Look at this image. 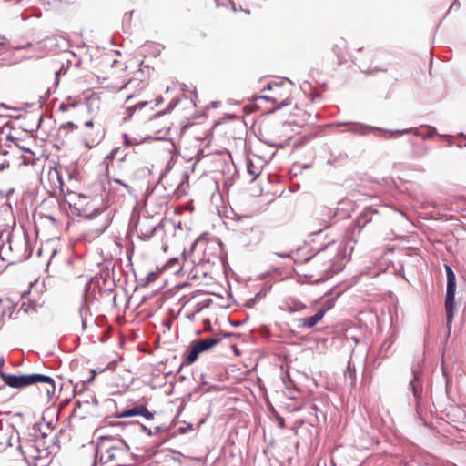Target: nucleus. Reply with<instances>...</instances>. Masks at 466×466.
<instances>
[{
	"mask_svg": "<svg viewBox=\"0 0 466 466\" xmlns=\"http://www.w3.org/2000/svg\"><path fill=\"white\" fill-rule=\"evenodd\" d=\"M99 140H100V138H98L97 140L92 139V141L86 140V142H85L86 147L88 148H92L96 144H97L99 142Z\"/></svg>",
	"mask_w": 466,
	"mask_h": 466,
	"instance_id": "nucleus-24",
	"label": "nucleus"
},
{
	"mask_svg": "<svg viewBox=\"0 0 466 466\" xmlns=\"http://www.w3.org/2000/svg\"><path fill=\"white\" fill-rule=\"evenodd\" d=\"M64 126L70 128L71 130L76 127V126L73 122H67Z\"/></svg>",
	"mask_w": 466,
	"mask_h": 466,
	"instance_id": "nucleus-28",
	"label": "nucleus"
},
{
	"mask_svg": "<svg viewBox=\"0 0 466 466\" xmlns=\"http://www.w3.org/2000/svg\"><path fill=\"white\" fill-rule=\"evenodd\" d=\"M253 168H254L253 165L250 162H248V172L249 173L250 176L253 177V178H255L258 176V172H257Z\"/></svg>",
	"mask_w": 466,
	"mask_h": 466,
	"instance_id": "nucleus-23",
	"label": "nucleus"
},
{
	"mask_svg": "<svg viewBox=\"0 0 466 466\" xmlns=\"http://www.w3.org/2000/svg\"><path fill=\"white\" fill-rule=\"evenodd\" d=\"M4 40H5V37L0 36V45H4Z\"/></svg>",
	"mask_w": 466,
	"mask_h": 466,
	"instance_id": "nucleus-35",
	"label": "nucleus"
},
{
	"mask_svg": "<svg viewBox=\"0 0 466 466\" xmlns=\"http://www.w3.org/2000/svg\"><path fill=\"white\" fill-rule=\"evenodd\" d=\"M116 366V361H111L110 363L107 364L106 369L113 370H115Z\"/></svg>",
	"mask_w": 466,
	"mask_h": 466,
	"instance_id": "nucleus-25",
	"label": "nucleus"
},
{
	"mask_svg": "<svg viewBox=\"0 0 466 466\" xmlns=\"http://www.w3.org/2000/svg\"><path fill=\"white\" fill-rule=\"evenodd\" d=\"M127 448V444L122 441H114L111 438L105 437L98 445V449L105 453L102 454V458L106 462L112 461L116 459V453L120 451H124Z\"/></svg>",
	"mask_w": 466,
	"mask_h": 466,
	"instance_id": "nucleus-6",
	"label": "nucleus"
},
{
	"mask_svg": "<svg viewBox=\"0 0 466 466\" xmlns=\"http://www.w3.org/2000/svg\"><path fill=\"white\" fill-rule=\"evenodd\" d=\"M26 245L27 242L25 238H18L17 239H15V237H10L7 243L4 244V246L2 247L1 252L5 253L6 250L8 249L9 251L15 254V258L21 259L27 257L25 251V248L26 247Z\"/></svg>",
	"mask_w": 466,
	"mask_h": 466,
	"instance_id": "nucleus-7",
	"label": "nucleus"
},
{
	"mask_svg": "<svg viewBox=\"0 0 466 466\" xmlns=\"http://www.w3.org/2000/svg\"><path fill=\"white\" fill-rule=\"evenodd\" d=\"M85 126L88 127H92L93 126V121L92 120H88V121L85 122Z\"/></svg>",
	"mask_w": 466,
	"mask_h": 466,
	"instance_id": "nucleus-33",
	"label": "nucleus"
},
{
	"mask_svg": "<svg viewBox=\"0 0 466 466\" xmlns=\"http://www.w3.org/2000/svg\"><path fill=\"white\" fill-rule=\"evenodd\" d=\"M119 148H114L105 158L104 163L106 167V170L108 171L109 166L113 164V159L116 155L118 153Z\"/></svg>",
	"mask_w": 466,
	"mask_h": 466,
	"instance_id": "nucleus-18",
	"label": "nucleus"
},
{
	"mask_svg": "<svg viewBox=\"0 0 466 466\" xmlns=\"http://www.w3.org/2000/svg\"><path fill=\"white\" fill-rule=\"evenodd\" d=\"M410 388L413 392L415 400H420L422 395V387L419 380V374L416 370L413 371V380L410 382Z\"/></svg>",
	"mask_w": 466,
	"mask_h": 466,
	"instance_id": "nucleus-13",
	"label": "nucleus"
},
{
	"mask_svg": "<svg viewBox=\"0 0 466 466\" xmlns=\"http://www.w3.org/2000/svg\"><path fill=\"white\" fill-rule=\"evenodd\" d=\"M6 385L12 388H23L33 384H42L43 389L48 398L55 394L56 386L54 380L43 374H21L6 375L4 377Z\"/></svg>",
	"mask_w": 466,
	"mask_h": 466,
	"instance_id": "nucleus-1",
	"label": "nucleus"
},
{
	"mask_svg": "<svg viewBox=\"0 0 466 466\" xmlns=\"http://www.w3.org/2000/svg\"><path fill=\"white\" fill-rule=\"evenodd\" d=\"M328 309H319L313 316L300 319L299 320V328L301 329H312L314 328L324 317Z\"/></svg>",
	"mask_w": 466,
	"mask_h": 466,
	"instance_id": "nucleus-9",
	"label": "nucleus"
},
{
	"mask_svg": "<svg viewBox=\"0 0 466 466\" xmlns=\"http://www.w3.org/2000/svg\"><path fill=\"white\" fill-rule=\"evenodd\" d=\"M147 219L140 221L137 228L138 237L142 240H148L157 228V227L154 225L147 226Z\"/></svg>",
	"mask_w": 466,
	"mask_h": 466,
	"instance_id": "nucleus-11",
	"label": "nucleus"
},
{
	"mask_svg": "<svg viewBox=\"0 0 466 466\" xmlns=\"http://www.w3.org/2000/svg\"><path fill=\"white\" fill-rule=\"evenodd\" d=\"M146 86H147V83L146 82L140 81L138 83V87H139L140 90H143Z\"/></svg>",
	"mask_w": 466,
	"mask_h": 466,
	"instance_id": "nucleus-31",
	"label": "nucleus"
},
{
	"mask_svg": "<svg viewBox=\"0 0 466 466\" xmlns=\"http://www.w3.org/2000/svg\"><path fill=\"white\" fill-rule=\"evenodd\" d=\"M147 105H148V102L147 101H143V102H139L132 106H129L128 107V111L130 113V116L137 109H142L144 108Z\"/></svg>",
	"mask_w": 466,
	"mask_h": 466,
	"instance_id": "nucleus-20",
	"label": "nucleus"
},
{
	"mask_svg": "<svg viewBox=\"0 0 466 466\" xmlns=\"http://www.w3.org/2000/svg\"><path fill=\"white\" fill-rule=\"evenodd\" d=\"M165 269L173 270L175 273L179 272L182 269V266L179 264V259L177 258H170L165 265Z\"/></svg>",
	"mask_w": 466,
	"mask_h": 466,
	"instance_id": "nucleus-17",
	"label": "nucleus"
},
{
	"mask_svg": "<svg viewBox=\"0 0 466 466\" xmlns=\"http://www.w3.org/2000/svg\"><path fill=\"white\" fill-rule=\"evenodd\" d=\"M276 255L279 258H290L291 257V254L290 253H276Z\"/></svg>",
	"mask_w": 466,
	"mask_h": 466,
	"instance_id": "nucleus-27",
	"label": "nucleus"
},
{
	"mask_svg": "<svg viewBox=\"0 0 466 466\" xmlns=\"http://www.w3.org/2000/svg\"><path fill=\"white\" fill-rule=\"evenodd\" d=\"M113 182L120 185L127 193L133 194V189L131 188V187L128 186L127 184L124 183L122 180H120L118 178H115V179H113Z\"/></svg>",
	"mask_w": 466,
	"mask_h": 466,
	"instance_id": "nucleus-22",
	"label": "nucleus"
},
{
	"mask_svg": "<svg viewBox=\"0 0 466 466\" xmlns=\"http://www.w3.org/2000/svg\"><path fill=\"white\" fill-rule=\"evenodd\" d=\"M161 101H162V99H157V104H156V105L160 104V102H161Z\"/></svg>",
	"mask_w": 466,
	"mask_h": 466,
	"instance_id": "nucleus-38",
	"label": "nucleus"
},
{
	"mask_svg": "<svg viewBox=\"0 0 466 466\" xmlns=\"http://www.w3.org/2000/svg\"><path fill=\"white\" fill-rule=\"evenodd\" d=\"M34 160L33 158H31V157H24V163L28 165V164H33Z\"/></svg>",
	"mask_w": 466,
	"mask_h": 466,
	"instance_id": "nucleus-26",
	"label": "nucleus"
},
{
	"mask_svg": "<svg viewBox=\"0 0 466 466\" xmlns=\"http://www.w3.org/2000/svg\"><path fill=\"white\" fill-rule=\"evenodd\" d=\"M238 229L243 230V233L246 234V231L250 230L253 231V225L251 224V218L249 217H243L238 218Z\"/></svg>",
	"mask_w": 466,
	"mask_h": 466,
	"instance_id": "nucleus-16",
	"label": "nucleus"
},
{
	"mask_svg": "<svg viewBox=\"0 0 466 466\" xmlns=\"http://www.w3.org/2000/svg\"><path fill=\"white\" fill-rule=\"evenodd\" d=\"M24 150H25V152H28V153L32 154L31 150H30V149H28V148H27V149H24Z\"/></svg>",
	"mask_w": 466,
	"mask_h": 466,
	"instance_id": "nucleus-39",
	"label": "nucleus"
},
{
	"mask_svg": "<svg viewBox=\"0 0 466 466\" xmlns=\"http://www.w3.org/2000/svg\"><path fill=\"white\" fill-rule=\"evenodd\" d=\"M339 258V256L334 246L329 244L324 249L307 258V261L310 262L319 273L328 278L340 270L339 266H335L336 259Z\"/></svg>",
	"mask_w": 466,
	"mask_h": 466,
	"instance_id": "nucleus-2",
	"label": "nucleus"
},
{
	"mask_svg": "<svg viewBox=\"0 0 466 466\" xmlns=\"http://www.w3.org/2000/svg\"><path fill=\"white\" fill-rule=\"evenodd\" d=\"M263 98L265 100H268V101H272L273 103H277V99L276 98H272L270 96H264Z\"/></svg>",
	"mask_w": 466,
	"mask_h": 466,
	"instance_id": "nucleus-32",
	"label": "nucleus"
},
{
	"mask_svg": "<svg viewBox=\"0 0 466 466\" xmlns=\"http://www.w3.org/2000/svg\"><path fill=\"white\" fill-rule=\"evenodd\" d=\"M65 201L77 212L91 218L97 216L106 209V207H97L99 198H90L82 193L75 191L68 190L65 193Z\"/></svg>",
	"mask_w": 466,
	"mask_h": 466,
	"instance_id": "nucleus-3",
	"label": "nucleus"
},
{
	"mask_svg": "<svg viewBox=\"0 0 466 466\" xmlns=\"http://www.w3.org/2000/svg\"><path fill=\"white\" fill-rule=\"evenodd\" d=\"M69 106H70V105H66V104H64V103H63V104H61V105L59 106V109H60L61 111H66V110L68 109V107H69Z\"/></svg>",
	"mask_w": 466,
	"mask_h": 466,
	"instance_id": "nucleus-29",
	"label": "nucleus"
},
{
	"mask_svg": "<svg viewBox=\"0 0 466 466\" xmlns=\"http://www.w3.org/2000/svg\"><path fill=\"white\" fill-rule=\"evenodd\" d=\"M124 138H125V143H126L127 145H128V144H129V139H128V137H127V134H125V135H124Z\"/></svg>",
	"mask_w": 466,
	"mask_h": 466,
	"instance_id": "nucleus-34",
	"label": "nucleus"
},
{
	"mask_svg": "<svg viewBox=\"0 0 466 466\" xmlns=\"http://www.w3.org/2000/svg\"><path fill=\"white\" fill-rule=\"evenodd\" d=\"M290 104V100L289 98H286L285 100H283L280 104H279V106H289Z\"/></svg>",
	"mask_w": 466,
	"mask_h": 466,
	"instance_id": "nucleus-30",
	"label": "nucleus"
},
{
	"mask_svg": "<svg viewBox=\"0 0 466 466\" xmlns=\"http://www.w3.org/2000/svg\"><path fill=\"white\" fill-rule=\"evenodd\" d=\"M445 271L447 276L445 309L447 317V327L449 329H451L455 314L456 277L452 268L448 265H445Z\"/></svg>",
	"mask_w": 466,
	"mask_h": 466,
	"instance_id": "nucleus-4",
	"label": "nucleus"
},
{
	"mask_svg": "<svg viewBox=\"0 0 466 466\" xmlns=\"http://www.w3.org/2000/svg\"><path fill=\"white\" fill-rule=\"evenodd\" d=\"M133 416H142L147 420H152L154 418V412L149 411L145 405H137L124 410L120 415L122 418Z\"/></svg>",
	"mask_w": 466,
	"mask_h": 466,
	"instance_id": "nucleus-10",
	"label": "nucleus"
},
{
	"mask_svg": "<svg viewBox=\"0 0 466 466\" xmlns=\"http://www.w3.org/2000/svg\"><path fill=\"white\" fill-rule=\"evenodd\" d=\"M132 96H133L132 95L127 96V101H128L129 99H131V98H132Z\"/></svg>",
	"mask_w": 466,
	"mask_h": 466,
	"instance_id": "nucleus-36",
	"label": "nucleus"
},
{
	"mask_svg": "<svg viewBox=\"0 0 466 466\" xmlns=\"http://www.w3.org/2000/svg\"><path fill=\"white\" fill-rule=\"evenodd\" d=\"M371 130H377V131L383 132L384 134H386L385 137L389 138L388 137L389 133L385 132V131H388L387 129H380V128L375 127H370V126H366V125L360 124V125H356L355 127L349 129V131L355 133V134H360V135H367Z\"/></svg>",
	"mask_w": 466,
	"mask_h": 466,
	"instance_id": "nucleus-12",
	"label": "nucleus"
},
{
	"mask_svg": "<svg viewBox=\"0 0 466 466\" xmlns=\"http://www.w3.org/2000/svg\"><path fill=\"white\" fill-rule=\"evenodd\" d=\"M78 311H79V316L81 319L82 327H83V329H86L87 318L89 316V307L86 300H83L81 302Z\"/></svg>",
	"mask_w": 466,
	"mask_h": 466,
	"instance_id": "nucleus-15",
	"label": "nucleus"
},
{
	"mask_svg": "<svg viewBox=\"0 0 466 466\" xmlns=\"http://www.w3.org/2000/svg\"><path fill=\"white\" fill-rule=\"evenodd\" d=\"M218 342V339L208 338L192 343L187 351L186 352L185 363L192 364L197 360L200 353L209 350Z\"/></svg>",
	"mask_w": 466,
	"mask_h": 466,
	"instance_id": "nucleus-5",
	"label": "nucleus"
},
{
	"mask_svg": "<svg viewBox=\"0 0 466 466\" xmlns=\"http://www.w3.org/2000/svg\"><path fill=\"white\" fill-rule=\"evenodd\" d=\"M57 75H58V73L56 72V82H58V76H57Z\"/></svg>",
	"mask_w": 466,
	"mask_h": 466,
	"instance_id": "nucleus-37",
	"label": "nucleus"
},
{
	"mask_svg": "<svg viewBox=\"0 0 466 466\" xmlns=\"http://www.w3.org/2000/svg\"><path fill=\"white\" fill-rule=\"evenodd\" d=\"M354 376H355V368L351 366V363L349 362L346 371H345V377H349L351 380V383L354 381Z\"/></svg>",
	"mask_w": 466,
	"mask_h": 466,
	"instance_id": "nucleus-19",
	"label": "nucleus"
},
{
	"mask_svg": "<svg viewBox=\"0 0 466 466\" xmlns=\"http://www.w3.org/2000/svg\"><path fill=\"white\" fill-rule=\"evenodd\" d=\"M331 218H332L331 211H329L328 215H327V218H323L320 223V225L322 226L323 228H328L331 225Z\"/></svg>",
	"mask_w": 466,
	"mask_h": 466,
	"instance_id": "nucleus-21",
	"label": "nucleus"
},
{
	"mask_svg": "<svg viewBox=\"0 0 466 466\" xmlns=\"http://www.w3.org/2000/svg\"><path fill=\"white\" fill-rule=\"evenodd\" d=\"M396 338H397V335H396V332H392L391 335L387 338L383 343L381 344V348H380V353L384 356V357H387L389 352H390V350L391 348V346L393 345V343L395 342L396 340Z\"/></svg>",
	"mask_w": 466,
	"mask_h": 466,
	"instance_id": "nucleus-14",
	"label": "nucleus"
},
{
	"mask_svg": "<svg viewBox=\"0 0 466 466\" xmlns=\"http://www.w3.org/2000/svg\"><path fill=\"white\" fill-rule=\"evenodd\" d=\"M386 132L389 133L388 137H390V138H396L399 136H401L403 134L411 133V132L414 133L416 136L422 137L423 138H431L437 134L436 128L433 127H427L426 132H420L417 128L397 129V130L386 131Z\"/></svg>",
	"mask_w": 466,
	"mask_h": 466,
	"instance_id": "nucleus-8",
	"label": "nucleus"
},
{
	"mask_svg": "<svg viewBox=\"0 0 466 466\" xmlns=\"http://www.w3.org/2000/svg\"><path fill=\"white\" fill-rule=\"evenodd\" d=\"M50 220H52L53 222L55 221V218L53 217H48Z\"/></svg>",
	"mask_w": 466,
	"mask_h": 466,
	"instance_id": "nucleus-40",
	"label": "nucleus"
}]
</instances>
